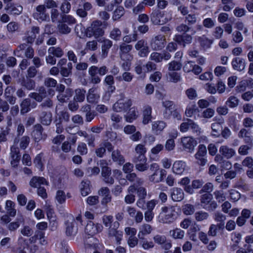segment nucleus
I'll use <instances>...</instances> for the list:
<instances>
[{"instance_id": "obj_1", "label": "nucleus", "mask_w": 253, "mask_h": 253, "mask_svg": "<svg viewBox=\"0 0 253 253\" xmlns=\"http://www.w3.org/2000/svg\"><path fill=\"white\" fill-rule=\"evenodd\" d=\"M150 19L154 25H163L170 21L172 16L171 14H167L165 11L155 9L150 15Z\"/></svg>"}, {"instance_id": "obj_2", "label": "nucleus", "mask_w": 253, "mask_h": 253, "mask_svg": "<svg viewBox=\"0 0 253 253\" xmlns=\"http://www.w3.org/2000/svg\"><path fill=\"white\" fill-rule=\"evenodd\" d=\"M102 22L101 21L99 20L93 21L86 29V36L89 38L94 37L95 39L103 36L104 31L102 28Z\"/></svg>"}, {"instance_id": "obj_3", "label": "nucleus", "mask_w": 253, "mask_h": 253, "mask_svg": "<svg viewBox=\"0 0 253 253\" xmlns=\"http://www.w3.org/2000/svg\"><path fill=\"white\" fill-rule=\"evenodd\" d=\"M176 212L173 207H164L159 215V221L163 223H170L176 218Z\"/></svg>"}, {"instance_id": "obj_4", "label": "nucleus", "mask_w": 253, "mask_h": 253, "mask_svg": "<svg viewBox=\"0 0 253 253\" xmlns=\"http://www.w3.org/2000/svg\"><path fill=\"white\" fill-rule=\"evenodd\" d=\"M212 195L211 193H205L200 197V202L201 206L208 211H214L217 207V203L212 201Z\"/></svg>"}, {"instance_id": "obj_5", "label": "nucleus", "mask_w": 253, "mask_h": 253, "mask_svg": "<svg viewBox=\"0 0 253 253\" xmlns=\"http://www.w3.org/2000/svg\"><path fill=\"white\" fill-rule=\"evenodd\" d=\"M150 170L153 172L149 178L150 181L158 183L163 180L164 176L166 175V171L163 169L161 170L160 176H157L159 170V166L157 163H153L151 164L150 165Z\"/></svg>"}, {"instance_id": "obj_6", "label": "nucleus", "mask_w": 253, "mask_h": 253, "mask_svg": "<svg viewBox=\"0 0 253 253\" xmlns=\"http://www.w3.org/2000/svg\"><path fill=\"white\" fill-rule=\"evenodd\" d=\"M167 41L164 35L160 34L153 37L150 42V45L153 50L159 51L164 48L166 45Z\"/></svg>"}, {"instance_id": "obj_7", "label": "nucleus", "mask_w": 253, "mask_h": 253, "mask_svg": "<svg viewBox=\"0 0 253 253\" xmlns=\"http://www.w3.org/2000/svg\"><path fill=\"white\" fill-rule=\"evenodd\" d=\"M34 18L39 21H45L49 19V15L44 6L40 4L36 8V11L33 13Z\"/></svg>"}, {"instance_id": "obj_8", "label": "nucleus", "mask_w": 253, "mask_h": 253, "mask_svg": "<svg viewBox=\"0 0 253 253\" xmlns=\"http://www.w3.org/2000/svg\"><path fill=\"white\" fill-rule=\"evenodd\" d=\"M132 104L130 99H120L113 106L114 110L117 112L127 111Z\"/></svg>"}, {"instance_id": "obj_9", "label": "nucleus", "mask_w": 253, "mask_h": 253, "mask_svg": "<svg viewBox=\"0 0 253 253\" xmlns=\"http://www.w3.org/2000/svg\"><path fill=\"white\" fill-rule=\"evenodd\" d=\"M113 148H114V147L110 142L108 140H104L95 149V153L98 157L102 158L106 154V150L108 152H111Z\"/></svg>"}, {"instance_id": "obj_10", "label": "nucleus", "mask_w": 253, "mask_h": 253, "mask_svg": "<svg viewBox=\"0 0 253 253\" xmlns=\"http://www.w3.org/2000/svg\"><path fill=\"white\" fill-rule=\"evenodd\" d=\"M132 162L135 164L136 169L140 172L146 171L150 168L146 157H133Z\"/></svg>"}, {"instance_id": "obj_11", "label": "nucleus", "mask_w": 253, "mask_h": 253, "mask_svg": "<svg viewBox=\"0 0 253 253\" xmlns=\"http://www.w3.org/2000/svg\"><path fill=\"white\" fill-rule=\"evenodd\" d=\"M132 162L135 164L136 169L140 172L146 171L150 168L146 157H133Z\"/></svg>"}, {"instance_id": "obj_12", "label": "nucleus", "mask_w": 253, "mask_h": 253, "mask_svg": "<svg viewBox=\"0 0 253 253\" xmlns=\"http://www.w3.org/2000/svg\"><path fill=\"white\" fill-rule=\"evenodd\" d=\"M136 50L139 51L138 55L141 57H147L149 52V48L147 41L144 39H141L137 42L134 45Z\"/></svg>"}, {"instance_id": "obj_13", "label": "nucleus", "mask_w": 253, "mask_h": 253, "mask_svg": "<svg viewBox=\"0 0 253 253\" xmlns=\"http://www.w3.org/2000/svg\"><path fill=\"white\" fill-rule=\"evenodd\" d=\"M66 234L67 236H75L78 231V222L76 220L72 218L70 220H68L65 222Z\"/></svg>"}, {"instance_id": "obj_14", "label": "nucleus", "mask_w": 253, "mask_h": 253, "mask_svg": "<svg viewBox=\"0 0 253 253\" xmlns=\"http://www.w3.org/2000/svg\"><path fill=\"white\" fill-rule=\"evenodd\" d=\"M103 229V226L100 223H94L93 222L89 221L85 228V232L88 235L93 236L100 232Z\"/></svg>"}, {"instance_id": "obj_15", "label": "nucleus", "mask_w": 253, "mask_h": 253, "mask_svg": "<svg viewBox=\"0 0 253 253\" xmlns=\"http://www.w3.org/2000/svg\"><path fill=\"white\" fill-rule=\"evenodd\" d=\"M192 37L188 34H176L173 40L179 45L184 47L187 44H190L192 42Z\"/></svg>"}, {"instance_id": "obj_16", "label": "nucleus", "mask_w": 253, "mask_h": 253, "mask_svg": "<svg viewBox=\"0 0 253 253\" xmlns=\"http://www.w3.org/2000/svg\"><path fill=\"white\" fill-rule=\"evenodd\" d=\"M181 143L185 150L192 152L197 144L196 141L192 137L187 136L181 138Z\"/></svg>"}, {"instance_id": "obj_17", "label": "nucleus", "mask_w": 253, "mask_h": 253, "mask_svg": "<svg viewBox=\"0 0 253 253\" xmlns=\"http://www.w3.org/2000/svg\"><path fill=\"white\" fill-rule=\"evenodd\" d=\"M40 28L38 26L32 27L31 30L26 32L24 38V40L27 43H33L37 35L40 34Z\"/></svg>"}, {"instance_id": "obj_18", "label": "nucleus", "mask_w": 253, "mask_h": 253, "mask_svg": "<svg viewBox=\"0 0 253 253\" xmlns=\"http://www.w3.org/2000/svg\"><path fill=\"white\" fill-rule=\"evenodd\" d=\"M97 87L93 86L89 88L86 94V100L90 104H96L99 98L100 95L97 92Z\"/></svg>"}, {"instance_id": "obj_19", "label": "nucleus", "mask_w": 253, "mask_h": 253, "mask_svg": "<svg viewBox=\"0 0 253 253\" xmlns=\"http://www.w3.org/2000/svg\"><path fill=\"white\" fill-rule=\"evenodd\" d=\"M43 128L40 124H37L34 126L32 135L35 142H39L42 139H45L46 137L45 134H42Z\"/></svg>"}, {"instance_id": "obj_20", "label": "nucleus", "mask_w": 253, "mask_h": 253, "mask_svg": "<svg viewBox=\"0 0 253 253\" xmlns=\"http://www.w3.org/2000/svg\"><path fill=\"white\" fill-rule=\"evenodd\" d=\"M29 96L35 100L36 101L41 102L43 99L47 96V91L43 86L40 87L38 92H31Z\"/></svg>"}, {"instance_id": "obj_21", "label": "nucleus", "mask_w": 253, "mask_h": 253, "mask_svg": "<svg viewBox=\"0 0 253 253\" xmlns=\"http://www.w3.org/2000/svg\"><path fill=\"white\" fill-rule=\"evenodd\" d=\"M31 106L32 108H34L36 107L37 104L34 102L31 105V101L29 98L23 99L20 103L21 114L24 115L25 114L29 112L31 110Z\"/></svg>"}, {"instance_id": "obj_22", "label": "nucleus", "mask_w": 253, "mask_h": 253, "mask_svg": "<svg viewBox=\"0 0 253 253\" xmlns=\"http://www.w3.org/2000/svg\"><path fill=\"white\" fill-rule=\"evenodd\" d=\"M152 230L153 228L151 225L147 223L143 224L139 228L138 238L140 240H144L145 236L151 234Z\"/></svg>"}, {"instance_id": "obj_23", "label": "nucleus", "mask_w": 253, "mask_h": 253, "mask_svg": "<svg viewBox=\"0 0 253 253\" xmlns=\"http://www.w3.org/2000/svg\"><path fill=\"white\" fill-rule=\"evenodd\" d=\"M219 152L224 158L229 159L236 154L235 150L227 145H222L219 149Z\"/></svg>"}, {"instance_id": "obj_24", "label": "nucleus", "mask_w": 253, "mask_h": 253, "mask_svg": "<svg viewBox=\"0 0 253 253\" xmlns=\"http://www.w3.org/2000/svg\"><path fill=\"white\" fill-rule=\"evenodd\" d=\"M67 141H64L61 145V149L64 153H68L72 150V145H75L77 140V137L73 136L68 138Z\"/></svg>"}, {"instance_id": "obj_25", "label": "nucleus", "mask_w": 253, "mask_h": 253, "mask_svg": "<svg viewBox=\"0 0 253 253\" xmlns=\"http://www.w3.org/2000/svg\"><path fill=\"white\" fill-rule=\"evenodd\" d=\"M92 8V4L89 2H84L83 4V8L79 7L76 10V14L79 17L84 18L87 16V11L90 10Z\"/></svg>"}, {"instance_id": "obj_26", "label": "nucleus", "mask_w": 253, "mask_h": 253, "mask_svg": "<svg viewBox=\"0 0 253 253\" xmlns=\"http://www.w3.org/2000/svg\"><path fill=\"white\" fill-rule=\"evenodd\" d=\"M119 223L118 222L114 223V227H110L109 228L108 234L110 237H115L118 243L120 244L122 240V234L117 230Z\"/></svg>"}, {"instance_id": "obj_27", "label": "nucleus", "mask_w": 253, "mask_h": 253, "mask_svg": "<svg viewBox=\"0 0 253 253\" xmlns=\"http://www.w3.org/2000/svg\"><path fill=\"white\" fill-rule=\"evenodd\" d=\"M186 165L182 161H176L172 165V171L176 174H182L185 170Z\"/></svg>"}, {"instance_id": "obj_28", "label": "nucleus", "mask_w": 253, "mask_h": 253, "mask_svg": "<svg viewBox=\"0 0 253 253\" xmlns=\"http://www.w3.org/2000/svg\"><path fill=\"white\" fill-rule=\"evenodd\" d=\"M101 56L106 58L108 54L109 49L112 46V42L107 39H103L101 41Z\"/></svg>"}, {"instance_id": "obj_29", "label": "nucleus", "mask_w": 253, "mask_h": 253, "mask_svg": "<svg viewBox=\"0 0 253 253\" xmlns=\"http://www.w3.org/2000/svg\"><path fill=\"white\" fill-rule=\"evenodd\" d=\"M30 142V137L28 135H24L21 137H15L13 141L14 144L19 143V147L21 149H26Z\"/></svg>"}, {"instance_id": "obj_30", "label": "nucleus", "mask_w": 253, "mask_h": 253, "mask_svg": "<svg viewBox=\"0 0 253 253\" xmlns=\"http://www.w3.org/2000/svg\"><path fill=\"white\" fill-rule=\"evenodd\" d=\"M171 197L173 201L180 202L182 201L184 197V194L182 189L174 187L171 189Z\"/></svg>"}, {"instance_id": "obj_31", "label": "nucleus", "mask_w": 253, "mask_h": 253, "mask_svg": "<svg viewBox=\"0 0 253 253\" xmlns=\"http://www.w3.org/2000/svg\"><path fill=\"white\" fill-rule=\"evenodd\" d=\"M111 158L113 162L118 163L119 165H121L123 164L125 161L124 157L122 155L120 150L119 149H114L111 151Z\"/></svg>"}, {"instance_id": "obj_32", "label": "nucleus", "mask_w": 253, "mask_h": 253, "mask_svg": "<svg viewBox=\"0 0 253 253\" xmlns=\"http://www.w3.org/2000/svg\"><path fill=\"white\" fill-rule=\"evenodd\" d=\"M167 124L163 121H157L153 123L152 130L156 134H160L166 127Z\"/></svg>"}, {"instance_id": "obj_33", "label": "nucleus", "mask_w": 253, "mask_h": 253, "mask_svg": "<svg viewBox=\"0 0 253 253\" xmlns=\"http://www.w3.org/2000/svg\"><path fill=\"white\" fill-rule=\"evenodd\" d=\"M96 68L90 66L88 69V74L90 83L95 84L101 82V78L96 73Z\"/></svg>"}, {"instance_id": "obj_34", "label": "nucleus", "mask_w": 253, "mask_h": 253, "mask_svg": "<svg viewBox=\"0 0 253 253\" xmlns=\"http://www.w3.org/2000/svg\"><path fill=\"white\" fill-rule=\"evenodd\" d=\"M126 177V179L132 183V184H135L137 186H141L144 182L143 180L138 177L134 172L127 174Z\"/></svg>"}, {"instance_id": "obj_35", "label": "nucleus", "mask_w": 253, "mask_h": 253, "mask_svg": "<svg viewBox=\"0 0 253 253\" xmlns=\"http://www.w3.org/2000/svg\"><path fill=\"white\" fill-rule=\"evenodd\" d=\"M232 65L234 69L242 71L245 68L246 63L243 59L236 57L232 60Z\"/></svg>"}, {"instance_id": "obj_36", "label": "nucleus", "mask_w": 253, "mask_h": 253, "mask_svg": "<svg viewBox=\"0 0 253 253\" xmlns=\"http://www.w3.org/2000/svg\"><path fill=\"white\" fill-rule=\"evenodd\" d=\"M30 185L34 188L41 186V185H48L46 179L42 177L34 176L30 181Z\"/></svg>"}, {"instance_id": "obj_37", "label": "nucleus", "mask_w": 253, "mask_h": 253, "mask_svg": "<svg viewBox=\"0 0 253 253\" xmlns=\"http://www.w3.org/2000/svg\"><path fill=\"white\" fill-rule=\"evenodd\" d=\"M101 175L103 181L107 184L112 185L114 183V179L111 176V169H104L101 170Z\"/></svg>"}, {"instance_id": "obj_38", "label": "nucleus", "mask_w": 253, "mask_h": 253, "mask_svg": "<svg viewBox=\"0 0 253 253\" xmlns=\"http://www.w3.org/2000/svg\"><path fill=\"white\" fill-rule=\"evenodd\" d=\"M163 105L165 108L163 113L164 117L169 119L170 117V112L174 109V103L169 100H166L163 102Z\"/></svg>"}, {"instance_id": "obj_39", "label": "nucleus", "mask_w": 253, "mask_h": 253, "mask_svg": "<svg viewBox=\"0 0 253 253\" xmlns=\"http://www.w3.org/2000/svg\"><path fill=\"white\" fill-rule=\"evenodd\" d=\"M21 84L26 89L29 90L34 89L36 86V83L34 80L29 77L23 78L22 80Z\"/></svg>"}, {"instance_id": "obj_40", "label": "nucleus", "mask_w": 253, "mask_h": 253, "mask_svg": "<svg viewBox=\"0 0 253 253\" xmlns=\"http://www.w3.org/2000/svg\"><path fill=\"white\" fill-rule=\"evenodd\" d=\"M15 204L11 200H7L5 203V210L7 214L11 217H14L16 214V210L15 208Z\"/></svg>"}, {"instance_id": "obj_41", "label": "nucleus", "mask_w": 253, "mask_h": 253, "mask_svg": "<svg viewBox=\"0 0 253 253\" xmlns=\"http://www.w3.org/2000/svg\"><path fill=\"white\" fill-rule=\"evenodd\" d=\"M135 155L133 157H140L142 158L146 157V153L147 152V149L144 144H138L136 145L134 148Z\"/></svg>"}, {"instance_id": "obj_42", "label": "nucleus", "mask_w": 253, "mask_h": 253, "mask_svg": "<svg viewBox=\"0 0 253 253\" xmlns=\"http://www.w3.org/2000/svg\"><path fill=\"white\" fill-rule=\"evenodd\" d=\"M85 93L86 90L84 88H77L75 90L73 99L79 102H83L85 100Z\"/></svg>"}, {"instance_id": "obj_43", "label": "nucleus", "mask_w": 253, "mask_h": 253, "mask_svg": "<svg viewBox=\"0 0 253 253\" xmlns=\"http://www.w3.org/2000/svg\"><path fill=\"white\" fill-rule=\"evenodd\" d=\"M5 9L9 13L13 15H19L23 10V7L21 5L16 4H10L9 6L7 5Z\"/></svg>"}, {"instance_id": "obj_44", "label": "nucleus", "mask_w": 253, "mask_h": 253, "mask_svg": "<svg viewBox=\"0 0 253 253\" xmlns=\"http://www.w3.org/2000/svg\"><path fill=\"white\" fill-rule=\"evenodd\" d=\"M152 108L149 106H146L144 107L143 111V123L146 125L149 123L152 119Z\"/></svg>"}, {"instance_id": "obj_45", "label": "nucleus", "mask_w": 253, "mask_h": 253, "mask_svg": "<svg viewBox=\"0 0 253 253\" xmlns=\"http://www.w3.org/2000/svg\"><path fill=\"white\" fill-rule=\"evenodd\" d=\"M40 119L43 125H49L52 121V114L50 112L43 111L41 114Z\"/></svg>"}, {"instance_id": "obj_46", "label": "nucleus", "mask_w": 253, "mask_h": 253, "mask_svg": "<svg viewBox=\"0 0 253 253\" xmlns=\"http://www.w3.org/2000/svg\"><path fill=\"white\" fill-rule=\"evenodd\" d=\"M198 41L201 46H202L204 49H208L210 48L211 45L213 43L212 40L209 39L204 36L199 37Z\"/></svg>"}, {"instance_id": "obj_47", "label": "nucleus", "mask_w": 253, "mask_h": 253, "mask_svg": "<svg viewBox=\"0 0 253 253\" xmlns=\"http://www.w3.org/2000/svg\"><path fill=\"white\" fill-rule=\"evenodd\" d=\"M72 92L71 89H67L65 93H60L57 96L58 100L61 103L66 102L72 96Z\"/></svg>"}, {"instance_id": "obj_48", "label": "nucleus", "mask_w": 253, "mask_h": 253, "mask_svg": "<svg viewBox=\"0 0 253 253\" xmlns=\"http://www.w3.org/2000/svg\"><path fill=\"white\" fill-rule=\"evenodd\" d=\"M24 222V218L22 215H20L17 217L15 222L10 223L8 226V229L10 231H14L20 226V224Z\"/></svg>"}, {"instance_id": "obj_49", "label": "nucleus", "mask_w": 253, "mask_h": 253, "mask_svg": "<svg viewBox=\"0 0 253 253\" xmlns=\"http://www.w3.org/2000/svg\"><path fill=\"white\" fill-rule=\"evenodd\" d=\"M238 136L244 138L246 143L250 144L252 142V139L250 136V132L246 128H242L238 134Z\"/></svg>"}, {"instance_id": "obj_50", "label": "nucleus", "mask_w": 253, "mask_h": 253, "mask_svg": "<svg viewBox=\"0 0 253 253\" xmlns=\"http://www.w3.org/2000/svg\"><path fill=\"white\" fill-rule=\"evenodd\" d=\"M138 112L135 107H132L130 109L127 114L125 116V119L126 122L131 123L136 119L138 117Z\"/></svg>"}, {"instance_id": "obj_51", "label": "nucleus", "mask_w": 253, "mask_h": 253, "mask_svg": "<svg viewBox=\"0 0 253 253\" xmlns=\"http://www.w3.org/2000/svg\"><path fill=\"white\" fill-rule=\"evenodd\" d=\"M60 73L63 76L65 77H68L72 73L73 65L71 62H68L67 63V67L64 66L59 68Z\"/></svg>"}, {"instance_id": "obj_52", "label": "nucleus", "mask_w": 253, "mask_h": 253, "mask_svg": "<svg viewBox=\"0 0 253 253\" xmlns=\"http://www.w3.org/2000/svg\"><path fill=\"white\" fill-rule=\"evenodd\" d=\"M171 237L174 239H183L185 235V232L180 228H176L170 231Z\"/></svg>"}, {"instance_id": "obj_53", "label": "nucleus", "mask_w": 253, "mask_h": 253, "mask_svg": "<svg viewBox=\"0 0 253 253\" xmlns=\"http://www.w3.org/2000/svg\"><path fill=\"white\" fill-rule=\"evenodd\" d=\"M168 80L171 82L177 83L181 80V75L175 71L169 72L167 74Z\"/></svg>"}, {"instance_id": "obj_54", "label": "nucleus", "mask_w": 253, "mask_h": 253, "mask_svg": "<svg viewBox=\"0 0 253 253\" xmlns=\"http://www.w3.org/2000/svg\"><path fill=\"white\" fill-rule=\"evenodd\" d=\"M89 183L88 180H83L81 182V192L82 196H86L90 193Z\"/></svg>"}, {"instance_id": "obj_55", "label": "nucleus", "mask_w": 253, "mask_h": 253, "mask_svg": "<svg viewBox=\"0 0 253 253\" xmlns=\"http://www.w3.org/2000/svg\"><path fill=\"white\" fill-rule=\"evenodd\" d=\"M48 51L49 54L58 58L61 57L64 55V51L60 47H50L49 48Z\"/></svg>"}, {"instance_id": "obj_56", "label": "nucleus", "mask_w": 253, "mask_h": 253, "mask_svg": "<svg viewBox=\"0 0 253 253\" xmlns=\"http://www.w3.org/2000/svg\"><path fill=\"white\" fill-rule=\"evenodd\" d=\"M209 217L207 212L202 211H197L194 214V217L197 221L201 222L207 220Z\"/></svg>"}, {"instance_id": "obj_57", "label": "nucleus", "mask_w": 253, "mask_h": 253, "mask_svg": "<svg viewBox=\"0 0 253 253\" xmlns=\"http://www.w3.org/2000/svg\"><path fill=\"white\" fill-rule=\"evenodd\" d=\"M125 14V9L122 6H118L113 12L112 18L114 20H118Z\"/></svg>"}, {"instance_id": "obj_58", "label": "nucleus", "mask_w": 253, "mask_h": 253, "mask_svg": "<svg viewBox=\"0 0 253 253\" xmlns=\"http://www.w3.org/2000/svg\"><path fill=\"white\" fill-rule=\"evenodd\" d=\"M120 54H126L129 52L132 49V45L128 44L125 42H122L119 46Z\"/></svg>"}, {"instance_id": "obj_59", "label": "nucleus", "mask_w": 253, "mask_h": 253, "mask_svg": "<svg viewBox=\"0 0 253 253\" xmlns=\"http://www.w3.org/2000/svg\"><path fill=\"white\" fill-rule=\"evenodd\" d=\"M239 100L237 97L230 96L225 102V105L230 108L236 107L239 104Z\"/></svg>"}, {"instance_id": "obj_60", "label": "nucleus", "mask_w": 253, "mask_h": 253, "mask_svg": "<svg viewBox=\"0 0 253 253\" xmlns=\"http://www.w3.org/2000/svg\"><path fill=\"white\" fill-rule=\"evenodd\" d=\"M168 67L169 72H174L180 70L181 68L182 64L180 62L173 60L168 64Z\"/></svg>"}, {"instance_id": "obj_61", "label": "nucleus", "mask_w": 253, "mask_h": 253, "mask_svg": "<svg viewBox=\"0 0 253 253\" xmlns=\"http://www.w3.org/2000/svg\"><path fill=\"white\" fill-rule=\"evenodd\" d=\"M122 36V32L118 28H114L110 33V37L116 41H118L121 39Z\"/></svg>"}, {"instance_id": "obj_62", "label": "nucleus", "mask_w": 253, "mask_h": 253, "mask_svg": "<svg viewBox=\"0 0 253 253\" xmlns=\"http://www.w3.org/2000/svg\"><path fill=\"white\" fill-rule=\"evenodd\" d=\"M138 39V34L134 31L133 34L125 36L123 38V41L126 43H129L131 42H136Z\"/></svg>"}, {"instance_id": "obj_63", "label": "nucleus", "mask_w": 253, "mask_h": 253, "mask_svg": "<svg viewBox=\"0 0 253 253\" xmlns=\"http://www.w3.org/2000/svg\"><path fill=\"white\" fill-rule=\"evenodd\" d=\"M221 3L223 5V10L225 11H229L235 6L233 0H221Z\"/></svg>"}, {"instance_id": "obj_64", "label": "nucleus", "mask_w": 253, "mask_h": 253, "mask_svg": "<svg viewBox=\"0 0 253 253\" xmlns=\"http://www.w3.org/2000/svg\"><path fill=\"white\" fill-rule=\"evenodd\" d=\"M212 129L211 134L213 136H218L220 135V131L222 128L220 123H212L211 125Z\"/></svg>"}]
</instances>
